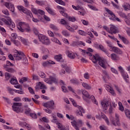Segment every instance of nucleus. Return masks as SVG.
<instances>
[{
    "label": "nucleus",
    "instance_id": "obj_9",
    "mask_svg": "<svg viewBox=\"0 0 130 130\" xmlns=\"http://www.w3.org/2000/svg\"><path fill=\"white\" fill-rule=\"evenodd\" d=\"M71 124L76 130H80V127L83 126V122L82 120H78L77 121L74 120L71 122Z\"/></svg>",
    "mask_w": 130,
    "mask_h": 130
},
{
    "label": "nucleus",
    "instance_id": "obj_24",
    "mask_svg": "<svg viewBox=\"0 0 130 130\" xmlns=\"http://www.w3.org/2000/svg\"><path fill=\"white\" fill-rule=\"evenodd\" d=\"M82 86L86 90H91V89H92V86L85 82H83L82 83Z\"/></svg>",
    "mask_w": 130,
    "mask_h": 130
},
{
    "label": "nucleus",
    "instance_id": "obj_12",
    "mask_svg": "<svg viewBox=\"0 0 130 130\" xmlns=\"http://www.w3.org/2000/svg\"><path fill=\"white\" fill-rule=\"evenodd\" d=\"M48 34L49 36L52 37L51 38V40L52 41V42H55V43H57V44H59V45H61V43H60V41H59V40H58V39H57L56 38H54V34L53 32H52V31L51 30H48Z\"/></svg>",
    "mask_w": 130,
    "mask_h": 130
},
{
    "label": "nucleus",
    "instance_id": "obj_25",
    "mask_svg": "<svg viewBox=\"0 0 130 130\" xmlns=\"http://www.w3.org/2000/svg\"><path fill=\"white\" fill-rule=\"evenodd\" d=\"M119 38H120V39H121L122 42L124 44H129V41H128L127 40V39H126L125 38L120 36V35H118Z\"/></svg>",
    "mask_w": 130,
    "mask_h": 130
},
{
    "label": "nucleus",
    "instance_id": "obj_41",
    "mask_svg": "<svg viewBox=\"0 0 130 130\" xmlns=\"http://www.w3.org/2000/svg\"><path fill=\"white\" fill-rule=\"evenodd\" d=\"M55 2L59 5H61L62 6H66V3L62 0H55Z\"/></svg>",
    "mask_w": 130,
    "mask_h": 130
},
{
    "label": "nucleus",
    "instance_id": "obj_64",
    "mask_svg": "<svg viewBox=\"0 0 130 130\" xmlns=\"http://www.w3.org/2000/svg\"><path fill=\"white\" fill-rule=\"evenodd\" d=\"M60 23L62 25H67V24H68V22H67V21L64 20V19H61L60 20Z\"/></svg>",
    "mask_w": 130,
    "mask_h": 130
},
{
    "label": "nucleus",
    "instance_id": "obj_46",
    "mask_svg": "<svg viewBox=\"0 0 130 130\" xmlns=\"http://www.w3.org/2000/svg\"><path fill=\"white\" fill-rule=\"evenodd\" d=\"M27 77H23L21 79L19 80V83H20V84H23L24 82H27Z\"/></svg>",
    "mask_w": 130,
    "mask_h": 130
},
{
    "label": "nucleus",
    "instance_id": "obj_62",
    "mask_svg": "<svg viewBox=\"0 0 130 130\" xmlns=\"http://www.w3.org/2000/svg\"><path fill=\"white\" fill-rule=\"evenodd\" d=\"M62 35L64 36H70V34L68 32V31L66 30H63L62 31Z\"/></svg>",
    "mask_w": 130,
    "mask_h": 130
},
{
    "label": "nucleus",
    "instance_id": "obj_57",
    "mask_svg": "<svg viewBox=\"0 0 130 130\" xmlns=\"http://www.w3.org/2000/svg\"><path fill=\"white\" fill-rule=\"evenodd\" d=\"M2 98L7 102V103H8V104H11V101L10 99H8V98L3 96Z\"/></svg>",
    "mask_w": 130,
    "mask_h": 130
},
{
    "label": "nucleus",
    "instance_id": "obj_13",
    "mask_svg": "<svg viewBox=\"0 0 130 130\" xmlns=\"http://www.w3.org/2000/svg\"><path fill=\"white\" fill-rule=\"evenodd\" d=\"M43 106H44V107H46V108H50V109H55V108L56 107L54 104V102L52 100L47 103H45L43 104Z\"/></svg>",
    "mask_w": 130,
    "mask_h": 130
},
{
    "label": "nucleus",
    "instance_id": "obj_26",
    "mask_svg": "<svg viewBox=\"0 0 130 130\" xmlns=\"http://www.w3.org/2000/svg\"><path fill=\"white\" fill-rule=\"evenodd\" d=\"M46 10L50 14V15H52V16H55V13L49 7H46Z\"/></svg>",
    "mask_w": 130,
    "mask_h": 130
},
{
    "label": "nucleus",
    "instance_id": "obj_18",
    "mask_svg": "<svg viewBox=\"0 0 130 130\" xmlns=\"http://www.w3.org/2000/svg\"><path fill=\"white\" fill-rule=\"evenodd\" d=\"M110 29L111 31V32H110V33H111V34H116V33H118V29H117V28L114 25L111 26Z\"/></svg>",
    "mask_w": 130,
    "mask_h": 130
},
{
    "label": "nucleus",
    "instance_id": "obj_37",
    "mask_svg": "<svg viewBox=\"0 0 130 130\" xmlns=\"http://www.w3.org/2000/svg\"><path fill=\"white\" fill-rule=\"evenodd\" d=\"M36 4L37 5H39V6H44L45 5V3L44 1H40L36 0Z\"/></svg>",
    "mask_w": 130,
    "mask_h": 130
},
{
    "label": "nucleus",
    "instance_id": "obj_39",
    "mask_svg": "<svg viewBox=\"0 0 130 130\" xmlns=\"http://www.w3.org/2000/svg\"><path fill=\"white\" fill-rule=\"evenodd\" d=\"M78 34H80V35H81L82 36H86V35H87V33L82 30H78Z\"/></svg>",
    "mask_w": 130,
    "mask_h": 130
},
{
    "label": "nucleus",
    "instance_id": "obj_27",
    "mask_svg": "<svg viewBox=\"0 0 130 130\" xmlns=\"http://www.w3.org/2000/svg\"><path fill=\"white\" fill-rule=\"evenodd\" d=\"M101 105L105 110H107L108 107V102L103 101L101 103Z\"/></svg>",
    "mask_w": 130,
    "mask_h": 130
},
{
    "label": "nucleus",
    "instance_id": "obj_19",
    "mask_svg": "<svg viewBox=\"0 0 130 130\" xmlns=\"http://www.w3.org/2000/svg\"><path fill=\"white\" fill-rule=\"evenodd\" d=\"M121 75L123 78L124 79V81H125L126 83H129V80L128 79L129 77L127 73L124 72Z\"/></svg>",
    "mask_w": 130,
    "mask_h": 130
},
{
    "label": "nucleus",
    "instance_id": "obj_51",
    "mask_svg": "<svg viewBox=\"0 0 130 130\" xmlns=\"http://www.w3.org/2000/svg\"><path fill=\"white\" fill-rule=\"evenodd\" d=\"M11 37V40L12 39H13V40H15L18 38V36L17 35V34H12Z\"/></svg>",
    "mask_w": 130,
    "mask_h": 130
},
{
    "label": "nucleus",
    "instance_id": "obj_7",
    "mask_svg": "<svg viewBox=\"0 0 130 130\" xmlns=\"http://www.w3.org/2000/svg\"><path fill=\"white\" fill-rule=\"evenodd\" d=\"M115 116L116 118V122L115 120H114V118H113V117L112 116H111L110 117V121H111L112 124H113L114 126H116V125H117L118 126H120V122H119V115L117 113H115Z\"/></svg>",
    "mask_w": 130,
    "mask_h": 130
},
{
    "label": "nucleus",
    "instance_id": "obj_52",
    "mask_svg": "<svg viewBox=\"0 0 130 130\" xmlns=\"http://www.w3.org/2000/svg\"><path fill=\"white\" fill-rule=\"evenodd\" d=\"M81 22H82V24L83 25H84L85 26H88V25H89V22L88 21H86L84 19H82Z\"/></svg>",
    "mask_w": 130,
    "mask_h": 130
},
{
    "label": "nucleus",
    "instance_id": "obj_8",
    "mask_svg": "<svg viewBox=\"0 0 130 130\" xmlns=\"http://www.w3.org/2000/svg\"><path fill=\"white\" fill-rule=\"evenodd\" d=\"M71 101L73 103V106H75V107H77L79 111H77V113L79 115H81V116H83V113H85V110L82 108V107L77 105V103L75 102V101L73 99L71 100Z\"/></svg>",
    "mask_w": 130,
    "mask_h": 130
},
{
    "label": "nucleus",
    "instance_id": "obj_21",
    "mask_svg": "<svg viewBox=\"0 0 130 130\" xmlns=\"http://www.w3.org/2000/svg\"><path fill=\"white\" fill-rule=\"evenodd\" d=\"M111 58L114 61H117V60H119V56L115 53H112L111 54Z\"/></svg>",
    "mask_w": 130,
    "mask_h": 130
},
{
    "label": "nucleus",
    "instance_id": "obj_6",
    "mask_svg": "<svg viewBox=\"0 0 130 130\" xmlns=\"http://www.w3.org/2000/svg\"><path fill=\"white\" fill-rule=\"evenodd\" d=\"M20 106H22V103H14L13 105L12 106L13 110L15 111V112H17V113H19V112H23V111H24V109L21 108Z\"/></svg>",
    "mask_w": 130,
    "mask_h": 130
},
{
    "label": "nucleus",
    "instance_id": "obj_44",
    "mask_svg": "<svg viewBox=\"0 0 130 130\" xmlns=\"http://www.w3.org/2000/svg\"><path fill=\"white\" fill-rule=\"evenodd\" d=\"M52 122H56V121H57V118L56 117V116H55V115L54 114H52Z\"/></svg>",
    "mask_w": 130,
    "mask_h": 130
},
{
    "label": "nucleus",
    "instance_id": "obj_55",
    "mask_svg": "<svg viewBox=\"0 0 130 130\" xmlns=\"http://www.w3.org/2000/svg\"><path fill=\"white\" fill-rule=\"evenodd\" d=\"M115 53H117V54H122V51L120 50V49L117 48V49L116 50V52H115Z\"/></svg>",
    "mask_w": 130,
    "mask_h": 130
},
{
    "label": "nucleus",
    "instance_id": "obj_30",
    "mask_svg": "<svg viewBox=\"0 0 130 130\" xmlns=\"http://www.w3.org/2000/svg\"><path fill=\"white\" fill-rule=\"evenodd\" d=\"M70 83H71V84H74V85H79V84H80V82L79 81V80L77 79H71Z\"/></svg>",
    "mask_w": 130,
    "mask_h": 130
},
{
    "label": "nucleus",
    "instance_id": "obj_63",
    "mask_svg": "<svg viewBox=\"0 0 130 130\" xmlns=\"http://www.w3.org/2000/svg\"><path fill=\"white\" fill-rule=\"evenodd\" d=\"M39 76H40V77L43 78H45V74L42 72L39 73Z\"/></svg>",
    "mask_w": 130,
    "mask_h": 130
},
{
    "label": "nucleus",
    "instance_id": "obj_14",
    "mask_svg": "<svg viewBox=\"0 0 130 130\" xmlns=\"http://www.w3.org/2000/svg\"><path fill=\"white\" fill-rule=\"evenodd\" d=\"M44 81L47 83V84H49V85H51L53 83L54 84H57V79L55 78L50 76L49 78H45L44 79Z\"/></svg>",
    "mask_w": 130,
    "mask_h": 130
},
{
    "label": "nucleus",
    "instance_id": "obj_28",
    "mask_svg": "<svg viewBox=\"0 0 130 130\" xmlns=\"http://www.w3.org/2000/svg\"><path fill=\"white\" fill-rule=\"evenodd\" d=\"M54 58L57 61H60V62L62 61V56L61 54L55 55Z\"/></svg>",
    "mask_w": 130,
    "mask_h": 130
},
{
    "label": "nucleus",
    "instance_id": "obj_36",
    "mask_svg": "<svg viewBox=\"0 0 130 130\" xmlns=\"http://www.w3.org/2000/svg\"><path fill=\"white\" fill-rule=\"evenodd\" d=\"M125 114L126 117H127L128 119H130V110L128 109L125 110Z\"/></svg>",
    "mask_w": 130,
    "mask_h": 130
},
{
    "label": "nucleus",
    "instance_id": "obj_4",
    "mask_svg": "<svg viewBox=\"0 0 130 130\" xmlns=\"http://www.w3.org/2000/svg\"><path fill=\"white\" fill-rule=\"evenodd\" d=\"M38 39L39 41L45 45H49L50 44V40L46 36L42 34L38 35Z\"/></svg>",
    "mask_w": 130,
    "mask_h": 130
},
{
    "label": "nucleus",
    "instance_id": "obj_33",
    "mask_svg": "<svg viewBox=\"0 0 130 130\" xmlns=\"http://www.w3.org/2000/svg\"><path fill=\"white\" fill-rule=\"evenodd\" d=\"M39 87H40L41 89H47L46 85H45L43 82H40L38 83Z\"/></svg>",
    "mask_w": 130,
    "mask_h": 130
},
{
    "label": "nucleus",
    "instance_id": "obj_40",
    "mask_svg": "<svg viewBox=\"0 0 130 130\" xmlns=\"http://www.w3.org/2000/svg\"><path fill=\"white\" fill-rule=\"evenodd\" d=\"M10 83L12 85H16L18 84V81L16 79L12 78L11 79Z\"/></svg>",
    "mask_w": 130,
    "mask_h": 130
},
{
    "label": "nucleus",
    "instance_id": "obj_61",
    "mask_svg": "<svg viewBox=\"0 0 130 130\" xmlns=\"http://www.w3.org/2000/svg\"><path fill=\"white\" fill-rule=\"evenodd\" d=\"M2 12L4 15H6V16H9L10 13H9V11L7 9L2 10Z\"/></svg>",
    "mask_w": 130,
    "mask_h": 130
},
{
    "label": "nucleus",
    "instance_id": "obj_10",
    "mask_svg": "<svg viewBox=\"0 0 130 130\" xmlns=\"http://www.w3.org/2000/svg\"><path fill=\"white\" fill-rule=\"evenodd\" d=\"M106 11V12H107V13H108L109 15L111 16L109 17L110 20L114 21H117V22H120V19L116 17V16H115V14H114V13H113L112 11L108 9H107Z\"/></svg>",
    "mask_w": 130,
    "mask_h": 130
},
{
    "label": "nucleus",
    "instance_id": "obj_31",
    "mask_svg": "<svg viewBox=\"0 0 130 130\" xmlns=\"http://www.w3.org/2000/svg\"><path fill=\"white\" fill-rule=\"evenodd\" d=\"M18 39H19V40L21 41V42H22V43L24 44V45H27V43L28 41L26 40H25L23 38H22V37H19L18 38Z\"/></svg>",
    "mask_w": 130,
    "mask_h": 130
},
{
    "label": "nucleus",
    "instance_id": "obj_53",
    "mask_svg": "<svg viewBox=\"0 0 130 130\" xmlns=\"http://www.w3.org/2000/svg\"><path fill=\"white\" fill-rule=\"evenodd\" d=\"M31 11L34 14H35V15H38V10L36 9V8H32Z\"/></svg>",
    "mask_w": 130,
    "mask_h": 130
},
{
    "label": "nucleus",
    "instance_id": "obj_1",
    "mask_svg": "<svg viewBox=\"0 0 130 130\" xmlns=\"http://www.w3.org/2000/svg\"><path fill=\"white\" fill-rule=\"evenodd\" d=\"M17 28L20 32H30L31 28L28 23H26L24 22H19L17 24Z\"/></svg>",
    "mask_w": 130,
    "mask_h": 130
},
{
    "label": "nucleus",
    "instance_id": "obj_49",
    "mask_svg": "<svg viewBox=\"0 0 130 130\" xmlns=\"http://www.w3.org/2000/svg\"><path fill=\"white\" fill-rule=\"evenodd\" d=\"M88 7L89 8V9H91V10H92L93 11H98V9L96 7L92 5H88Z\"/></svg>",
    "mask_w": 130,
    "mask_h": 130
},
{
    "label": "nucleus",
    "instance_id": "obj_32",
    "mask_svg": "<svg viewBox=\"0 0 130 130\" xmlns=\"http://www.w3.org/2000/svg\"><path fill=\"white\" fill-rule=\"evenodd\" d=\"M123 7L124 8L125 11H127V10L130 11V5H129L128 3H124L123 5Z\"/></svg>",
    "mask_w": 130,
    "mask_h": 130
},
{
    "label": "nucleus",
    "instance_id": "obj_17",
    "mask_svg": "<svg viewBox=\"0 0 130 130\" xmlns=\"http://www.w3.org/2000/svg\"><path fill=\"white\" fill-rule=\"evenodd\" d=\"M19 125H20V126H22V127H24L25 126V127H26L27 129L28 130H31V129L32 128L31 125L26 122H19Z\"/></svg>",
    "mask_w": 130,
    "mask_h": 130
},
{
    "label": "nucleus",
    "instance_id": "obj_58",
    "mask_svg": "<svg viewBox=\"0 0 130 130\" xmlns=\"http://www.w3.org/2000/svg\"><path fill=\"white\" fill-rule=\"evenodd\" d=\"M0 30L1 31V33H4V36H6V29L5 28L0 26Z\"/></svg>",
    "mask_w": 130,
    "mask_h": 130
},
{
    "label": "nucleus",
    "instance_id": "obj_45",
    "mask_svg": "<svg viewBox=\"0 0 130 130\" xmlns=\"http://www.w3.org/2000/svg\"><path fill=\"white\" fill-rule=\"evenodd\" d=\"M5 76L6 81H9V79L11 78V74H10L9 73H5Z\"/></svg>",
    "mask_w": 130,
    "mask_h": 130
},
{
    "label": "nucleus",
    "instance_id": "obj_5",
    "mask_svg": "<svg viewBox=\"0 0 130 130\" xmlns=\"http://www.w3.org/2000/svg\"><path fill=\"white\" fill-rule=\"evenodd\" d=\"M82 94L83 95L82 98L83 100L84 101H86V102H88L87 99H90V100H94L95 99L94 95L90 94V93L85 89L82 91Z\"/></svg>",
    "mask_w": 130,
    "mask_h": 130
},
{
    "label": "nucleus",
    "instance_id": "obj_42",
    "mask_svg": "<svg viewBox=\"0 0 130 130\" xmlns=\"http://www.w3.org/2000/svg\"><path fill=\"white\" fill-rule=\"evenodd\" d=\"M50 28L54 31H57L58 30V28L56 26L54 25V24H50Z\"/></svg>",
    "mask_w": 130,
    "mask_h": 130
},
{
    "label": "nucleus",
    "instance_id": "obj_3",
    "mask_svg": "<svg viewBox=\"0 0 130 130\" xmlns=\"http://www.w3.org/2000/svg\"><path fill=\"white\" fill-rule=\"evenodd\" d=\"M5 18H6V19L2 18V22H4V24L7 25V27H9V29L11 30V31H13L14 29L12 28H15V27H16V24H15V23L12 21L10 17L5 16Z\"/></svg>",
    "mask_w": 130,
    "mask_h": 130
},
{
    "label": "nucleus",
    "instance_id": "obj_29",
    "mask_svg": "<svg viewBox=\"0 0 130 130\" xmlns=\"http://www.w3.org/2000/svg\"><path fill=\"white\" fill-rule=\"evenodd\" d=\"M102 118H103V119H105V121H106V123L108 124V125H109V120H108V118H107V117L103 114L101 113V114Z\"/></svg>",
    "mask_w": 130,
    "mask_h": 130
},
{
    "label": "nucleus",
    "instance_id": "obj_11",
    "mask_svg": "<svg viewBox=\"0 0 130 130\" xmlns=\"http://www.w3.org/2000/svg\"><path fill=\"white\" fill-rule=\"evenodd\" d=\"M24 56L25 54L24 53L18 51L17 50L15 51V53L14 55V57L16 60H21Z\"/></svg>",
    "mask_w": 130,
    "mask_h": 130
},
{
    "label": "nucleus",
    "instance_id": "obj_50",
    "mask_svg": "<svg viewBox=\"0 0 130 130\" xmlns=\"http://www.w3.org/2000/svg\"><path fill=\"white\" fill-rule=\"evenodd\" d=\"M59 13L62 14V15L63 17H65L66 18H68V14H67L63 10H60Z\"/></svg>",
    "mask_w": 130,
    "mask_h": 130
},
{
    "label": "nucleus",
    "instance_id": "obj_59",
    "mask_svg": "<svg viewBox=\"0 0 130 130\" xmlns=\"http://www.w3.org/2000/svg\"><path fill=\"white\" fill-rule=\"evenodd\" d=\"M118 71H119V72H120L121 75L122 74H123V73L125 72H124V70H123V68H122L121 67V66H119V67H118Z\"/></svg>",
    "mask_w": 130,
    "mask_h": 130
},
{
    "label": "nucleus",
    "instance_id": "obj_16",
    "mask_svg": "<svg viewBox=\"0 0 130 130\" xmlns=\"http://www.w3.org/2000/svg\"><path fill=\"white\" fill-rule=\"evenodd\" d=\"M106 43L108 44V46L109 47V49L110 51L115 53L116 50L117 49V47L112 46V44H111V42H107Z\"/></svg>",
    "mask_w": 130,
    "mask_h": 130
},
{
    "label": "nucleus",
    "instance_id": "obj_56",
    "mask_svg": "<svg viewBox=\"0 0 130 130\" xmlns=\"http://www.w3.org/2000/svg\"><path fill=\"white\" fill-rule=\"evenodd\" d=\"M84 79H86V80H89L90 78V75H89V73H86L84 74Z\"/></svg>",
    "mask_w": 130,
    "mask_h": 130
},
{
    "label": "nucleus",
    "instance_id": "obj_47",
    "mask_svg": "<svg viewBox=\"0 0 130 130\" xmlns=\"http://www.w3.org/2000/svg\"><path fill=\"white\" fill-rule=\"evenodd\" d=\"M12 42H13L14 44L16 45V46H19L20 45V42L19 41L15 40H11Z\"/></svg>",
    "mask_w": 130,
    "mask_h": 130
},
{
    "label": "nucleus",
    "instance_id": "obj_35",
    "mask_svg": "<svg viewBox=\"0 0 130 130\" xmlns=\"http://www.w3.org/2000/svg\"><path fill=\"white\" fill-rule=\"evenodd\" d=\"M118 104L119 105V110H120L121 111H123V110H124V108L123 107V106H122V103H121V102H119L118 103Z\"/></svg>",
    "mask_w": 130,
    "mask_h": 130
},
{
    "label": "nucleus",
    "instance_id": "obj_38",
    "mask_svg": "<svg viewBox=\"0 0 130 130\" xmlns=\"http://www.w3.org/2000/svg\"><path fill=\"white\" fill-rule=\"evenodd\" d=\"M56 124L58 126V128H59V130H64V126L62 125V124H60V123H57Z\"/></svg>",
    "mask_w": 130,
    "mask_h": 130
},
{
    "label": "nucleus",
    "instance_id": "obj_48",
    "mask_svg": "<svg viewBox=\"0 0 130 130\" xmlns=\"http://www.w3.org/2000/svg\"><path fill=\"white\" fill-rule=\"evenodd\" d=\"M118 14L119 15H120V17H122V18H126V15H125V14L124 13H122L120 11H118Z\"/></svg>",
    "mask_w": 130,
    "mask_h": 130
},
{
    "label": "nucleus",
    "instance_id": "obj_23",
    "mask_svg": "<svg viewBox=\"0 0 130 130\" xmlns=\"http://www.w3.org/2000/svg\"><path fill=\"white\" fill-rule=\"evenodd\" d=\"M66 53L68 57H70V58L74 59L75 57H76L75 53H74V52H72L71 51H67Z\"/></svg>",
    "mask_w": 130,
    "mask_h": 130
},
{
    "label": "nucleus",
    "instance_id": "obj_2",
    "mask_svg": "<svg viewBox=\"0 0 130 130\" xmlns=\"http://www.w3.org/2000/svg\"><path fill=\"white\" fill-rule=\"evenodd\" d=\"M92 61L93 63H96V62L99 61L100 66H101L102 68H103V69H106V66H105V64H106V61L101 59V57L99 56V55L96 54L94 55L92 59Z\"/></svg>",
    "mask_w": 130,
    "mask_h": 130
},
{
    "label": "nucleus",
    "instance_id": "obj_20",
    "mask_svg": "<svg viewBox=\"0 0 130 130\" xmlns=\"http://www.w3.org/2000/svg\"><path fill=\"white\" fill-rule=\"evenodd\" d=\"M22 12L23 13H24V14H26L27 16H29L30 18H32L33 17V14H32L31 11L28 10L26 8H25V7L24 8H23Z\"/></svg>",
    "mask_w": 130,
    "mask_h": 130
},
{
    "label": "nucleus",
    "instance_id": "obj_60",
    "mask_svg": "<svg viewBox=\"0 0 130 130\" xmlns=\"http://www.w3.org/2000/svg\"><path fill=\"white\" fill-rule=\"evenodd\" d=\"M13 5L12 3H9L8 2H6L5 3V6L7 8V9H11V5Z\"/></svg>",
    "mask_w": 130,
    "mask_h": 130
},
{
    "label": "nucleus",
    "instance_id": "obj_34",
    "mask_svg": "<svg viewBox=\"0 0 130 130\" xmlns=\"http://www.w3.org/2000/svg\"><path fill=\"white\" fill-rule=\"evenodd\" d=\"M114 87L116 91H118L119 94H122V89L121 88H119L117 85H115Z\"/></svg>",
    "mask_w": 130,
    "mask_h": 130
},
{
    "label": "nucleus",
    "instance_id": "obj_15",
    "mask_svg": "<svg viewBox=\"0 0 130 130\" xmlns=\"http://www.w3.org/2000/svg\"><path fill=\"white\" fill-rule=\"evenodd\" d=\"M106 90L111 94L113 96H116V93L115 91H114V89L109 85H106Z\"/></svg>",
    "mask_w": 130,
    "mask_h": 130
},
{
    "label": "nucleus",
    "instance_id": "obj_54",
    "mask_svg": "<svg viewBox=\"0 0 130 130\" xmlns=\"http://www.w3.org/2000/svg\"><path fill=\"white\" fill-rule=\"evenodd\" d=\"M14 92H15V93H17V94H21V95H23L24 94V91H21V90H18L16 89L13 90Z\"/></svg>",
    "mask_w": 130,
    "mask_h": 130
},
{
    "label": "nucleus",
    "instance_id": "obj_43",
    "mask_svg": "<svg viewBox=\"0 0 130 130\" xmlns=\"http://www.w3.org/2000/svg\"><path fill=\"white\" fill-rule=\"evenodd\" d=\"M99 49H100L103 52H106V49H105V48H104V47L102 45H99Z\"/></svg>",
    "mask_w": 130,
    "mask_h": 130
},
{
    "label": "nucleus",
    "instance_id": "obj_22",
    "mask_svg": "<svg viewBox=\"0 0 130 130\" xmlns=\"http://www.w3.org/2000/svg\"><path fill=\"white\" fill-rule=\"evenodd\" d=\"M72 45L73 46H78V45H83V46H85V44L82 41H78L76 42H73L72 43Z\"/></svg>",
    "mask_w": 130,
    "mask_h": 130
}]
</instances>
